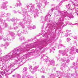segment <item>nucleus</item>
Instances as JSON below:
<instances>
[{
	"label": "nucleus",
	"instance_id": "obj_1",
	"mask_svg": "<svg viewBox=\"0 0 78 78\" xmlns=\"http://www.w3.org/2000/svg\"><path fill=\"white\" fill-rule=\"evenodd\" d=\"M14 75H12L13 77H14Z\"/></svg>",
	"mask_w": 78,
	"mask_h": 78
}]
</instances>
